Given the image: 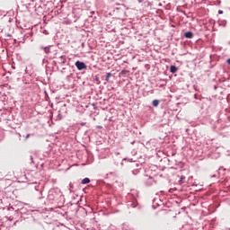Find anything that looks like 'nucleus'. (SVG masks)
Segmentation results:
<instances>
[{"mask_svg":"<svg viewBox=\"0 0 230 230\" xmlns=\"http://www.w3.org/2000/svg\"><path fill=\"white\" fill-rule=\"evenodd\" d=\"M75 67H77L78 71H84V69H87V65L82 61H76Z\"/></svg>","mask_w":230,"mask_h":230,"instance_id":"obj_1","label":"nucleus"},{"mask_svg":"<svg viewBox=\"0 0 230 230\" xmlns=\"http://www.w3.org/2000/svg\"><path fill=\"white\" fill-rule=\"evenodd\" d=\"M154 184H155V180L149 176L146 181V186H154Z\"/></svg>","mask_w":230,"mask_h":230,"instance_id":"obj_2","label":"nucleus"},{"mask_svg":"<svg viewBox=\"0 0 230 230\" xmlns=\"http://www.w3.org/2000/svg\"><path fill=\"white\" fill-rule=\"evenodd\" d=\"M35 190L39 195V199H40V197H42V186L40 185L35 186Z\"/></svg>","mask_w":230,"mask_h":230,"instance_id":"obj_3","label":"nucleus"},{"mask_svg":"<svg viewBox=\"0 0 230 230\" xmlns=\"http://www.w3.org/2000/svg\"><path fill=\"white\" fill-rule=\"evenodd\" d=\"M184 37H185L186 39H193V32H191V31H187V32L184 33Z\"/></svg>","mask_w":230,"mask_h":230,"instance_id":"obj_4","label":"nucleus"},{"mask_svg":"<svg viewBox=\"0 0 230 230\" xmlns=\"http://www.w3.org/2000/svg\"><path fill=\"white\" fill-rule=\"evenodd\" d=\"M60 64L62 65V66H64V64H66V62H67V59L66 58V56H60Z\"/></svg>","mask_w":230,"mask_h":230,"instance_id":"obj_5","label":"nucleus"},{"mask_svg":"<svg viewBox=\"0 0 230 230\" xmlns=\"http://www.w3.org/2000/svg\"><path fill=\"white\" fill-rule=\"evenodd\" d=\"M41 49H43V51L46 53V55H48L51 51L49 47H41Z\"/></svg>","mask_w":230,"mask_h":230,"instance_id":"obj_6","label":"nucleus"},{"mask_svg":"<svg viewBox=\"0 0 230 230\" xmlns=\"http://www.w3.org/2000/svg\"><path fill=\"white\" fill-rule=\"evenodd\" d=\"M89 182H91V179L84 178L82 180L81 184H89Z\"/></svg>","mask_w":230,"mask_h":230,"instance_id":"obj_7","label":"nucleus"},{"mask_svg":"<svg viewBox=\"0 0 230 230\" xmlns=\"http://www.w3.org/2000/svg\"><path fill=\"white\" fill-rule=\"evenodd\" d=\"M8 210L9 211H19V207H17V206H15V207H13V206H11V207H9L8 208Z\"/></svg>","mask_w":230,"mask_h":230,"instance_id":"obj_8","label":"nucleus"},{"mask_svg":"<svg viewBox=\"0 0 230 230\" xmlns=\"http://www.w3.org/2000/svg\"><path fill=\"white\" fill-rule=\"evenodd\" d=\"M177 70H178L177 66H171V67H170L171 73L175 74V72H176Z\"/></svg>","mask_w":230,"mask_h":230,"instance_id":"obj_9","label":"nucleus"},{"mask_svg":"<svg viewBox=\"0 0 230 230\" xmlns=\"http://www.w3.org/2000/svg\"><path fill=\"white\" fill-rule=\"evenodd\" d=\"M186 180V176H184V175H181V177H180V180H179V184H182L183 182H184V181Z\"/></svg>","mask_w":230,"mask_h":230,"instance_id":"obj_10","label":"nucleus"},{"mask_svg":"<svg viewBox=\"0 0 230 230\" xmlns=\"http://www.w3.org/2000/svg\"><path fill=\"white\" fill-rule=\"evenodd\" d=\"M159 106V100H154L153 101V107H158Z\"/></svg>","mask_w":230,"mask_h":230,"instance_id":"obj_11","label":"nucleus"},{"mask_svg":"<svg viewBox=\"0 0 230 230\" xmlns=\"http://www.w3.org/2000/svg\"><path fill=\"white\" fill-rule=\"evenodd\" d=\"M111 76H112V74L111 73H107V75H106V82H109Z\"/></svg>","mask_w":230,"mask_h":230,"instance_id":"obj_12","label":"nucleus"},{"mask_svg":"<svg viewBox=\"0 0 230 230\" xmlns=\"http://www.w3.org/2000/svg\"><path fill=\"white\" fill-rule=\"evenodd\" d=\"M132 208H137V206H139V203H137V202H133V203H131V205H130Z\"/></svg>","mask_w":230,"mask_h":230,"instance_id":"obj_13","label":"nucleus"},{"mask_svg":"<svg viewBox=\"0 0 230 230\" xmlns=\"http://www.w3.org/2000/svg\"><path fill=\"white\" fill-rule=\"evenodd\" d=\"M123 161H128L129 163H134V159L132 158H123Z\"/></svg>","mask_w":230,"mask_h":230,"instance_id":"obj_14","label":"nucleus"},{"mask_svg":"<svg viewBox=\"0 0 230 230\" xmlns=\"http://www.w3.org/2000/svg\"><path fill=\"white\" fill-rule=\"evenodd\" d=\"M132 173H133V175H137V173H139V169L133 170Z\"/></svg>","mask_w":230,"mask_h":230,"instance_id":"obj_15","label":"nucleus"},{"mask_svg":"<svg viewBox=\"0 0 230 230\" xmlns=\"http://www.w3.org/2000/svg\"><path fill=\"white\" fill-rule=\"evenodd\" d=\"M128 73V70H121L120 75H127Z\"/></svg>","mask_w":230,"mask_h":230,"instance_id":"obj_16","label":"nucleus"},{"mask_svg":"<svg viewBox=\"0 0 230 230\" xmlns=\"http://www.w3.org/2000/svg\"><path fill=\"white\" fill-rule=\"evenodd\" d=\"M156 206H160L159 203H157V202L153 203V205H152L153 209H155Z\"/></svg>","mask_w":230,"mask_h":230,"instance_id":"obj_17","label":"nucleus"},{"mask_svg":"<svg viewBox=\"0 0 230 230\" xmlns=\"http://www.w3.org/2000/svg\"><path fill=\"white\" fill-rule=\"evenodd\" d=\"M30 159H31V163L33 164L35 162L33 161V156H30Z\"/></svg>","mask_w":230,"mask_h":230,"instance_id":"obj_18","label":"nucleus"},{"mask_svg":"<svg viewBox=\"0 0 230 230\" xmlns=\"http://www.w3.org/2000/svg\"><path fill=\"white\" fill-rule=\"evenodd\" d=\"M80 125H81V127H85L86 123L85 122H81Z\"/></svg>","mask_w":230,"mask_h":230,"instance_id":"obj_19","label":"nucleus"},{"mask_svg":"<svg viewBox=\"0 0 230 230\" xmlns=\"http://www.w3.org/2000/svg\"><path fill=\"white\" fill-rule=\"evenodd\" d=\"M95 81H96V82H100V77L95 76Z\"/></svg>","mask_w":230,"mask_h":230,"instance_id":"obj_20","label":"nucleus"},{"mask_svg":"<svg viewBox=\"0 0 230 230\" xmlns=\"http://www.w3.org/2000/svg\"><path fill=\"white\" fill-rule=\"evenodd\" d=\"M30 136H31V134H27V136L25 137V140H27L30 137Z\"/></svg>","mask_w":230,"mask_h":230,"instance_id":"obj_21","label":"nucleus"},{"mask_svg":"<svg viewBox=\"0 0 230 230\" xmlns=\"http://www.w3.org/2000/svg\"><path fill=\"white\" fill-rule=\"evenodd\" d=\"M218 13H219V14H222V13H224V11L219 10V11H218Z\"/></svg>","mask_w":230,"mask_h":230,"instance_id":"obj_22","label":"nucleus"},{"mask_svg":"<svg viewBox=\"0 0 230 230\" xmlns=\"http://www.w3.org/2000/svg\"><path fill=\"white\" fill-rule=\"evenodd\" d=\"M25 73H26L27 75H30V72H28V68L25 69Z\"/></svg>","mask_w":230,"mask_h":230,"instance_id":"obj_23","label":"nucleus"},{"mask_svg":"<svg viewBox=\"0 0 230 230\" xmlns=\"http://www.w3.org/2000/svg\"><path fill=\"white\" fill-rule=\"evenodd\" d=\"M191 206H193V207H194V206H197V203H192V204L190 205V207H191Z\"/></svg>","mask_w":230,"mask_h":230,"instance_id":"obj_24","label":"nucleus"},{"mask_svg":"<svg viewBox=\"0 0 230 230\" xmlns=\"http://www.w3.org/2000/svg\"><path fill=\"white\" fill-rule=\"evenodd\" d=\"M138 1V3H143V1H145V0H137Z\"/></svg>","mask_w":230,"mask_h":230,"instance_id":"obj_25","label":"nucleus"},{"mask_svg":"<svg viewBox=\"0 0 230 230\" xmlns=\"http://www.w3.org/2000/svg\"><path fill=\"white\" fill-rule=\"evenodd\" d=\"M227 64H229V65H230V58H228V59H227Z\"/></svg>","mask_w":230,"mask_h":230,"instance_id":"obj_26","label":"nucleus"},{"mask_svg":"<svg viewBox=\"0 0 230 230\" xmlns=\"http://www.w3.org/2000/svg\"><path fill=\"white\" fill-rule=\"evenodd\" d=\"M69 187H70V189L73 188V184L70 183V184H69Z\"/></svg>","mask_w":230,"mask_h":230,"instance_id":"obj_27","label":"nucleus"},{"mask_svg":"<svg viewBox=\"0 0 230 230\" xmlns=\"http://www.w3.org/2000/svg\"><path fill=\"white\" fill-rule=\"evenodd\" d=\"M155 200H156V199L155 198L154 200H153V202H155Z\"/></svg>","mask_w":230,"mask_h":230,"instance_id":"obj_28","label":"nucleus"},{"mask_svg":"<svg viewBox=\"0 0 230 230\" xmlns=\"http://www.w3.org/2000/svg\"><path fill=\"white\" fill-rule=\"evenodd\" d=\"M160 202H163V199H159Z\"/></svg>","mask_w":230,"mask_h":230,"instance_id":"obj_29","label":"nucleus"},{"mask_svg":"<svg viewBox=\"0 0 230 230\" xmlns=\"http://www.w3.org/2000/svg\"><path fill=\"white\" fill-rule=\"evenodd\" d=\"M165 204H167V203H162V205H164V206H165Z\"/></svg>","mask_w":230,"mask_h":230,"instance_id":"obj_30","label":"nucleus"},{"mask_svg":"<svg viewBox=\"0 0 230 230\" xmlns=\"http://www.w3.org/2000/svg\"><path fill=\"white\" fill-rule=\"evenodd\" d=\"M50 209H51V211H53V210H54V208H50Z\"/></svg>","mask_w":230,"mask_h":230,"instance_id":"obj_31","label":"nucleus"},{"mask_svg":"<svg viewBox=\"0 0 230 230\" xmlns=\"http://www.w3.org/2000/svg\"><path fill=\"white\" fill-rule=\"evenodd\" d=\"M98 128H102V126H98Z\"/></svg>","mask_w":230,"mask_h":230,"instance_id":"obj_32","label":"nucleus"},{"mask_svg":"<svg viewBox=\"0 0 230 230\" xmlns=\"http://www.w3.org/2000/svg\"><path fill=\"white\" fill-rule=\"evenodd\" d=\"M57 208H60V207H56V209H57Z\"/></svg>","mask_w":230,"mask_h":230,"instance_id":"obj_33","label":"nucleus"},{"mask_svg":"<svg viewBox=\"0 0 230 230\" xmlns=\"http://www.w3.org/2000/svg\"><path fill=\"white\" fill-rule=\"evenodd\" d=\"M58 118H60V114L58 115Z\"/></svg>","mask_w":230,"mask_h":230,"instance_id":"obj_34","label":"nucleus"},{"mask_svg":"<svg viewBox=\"0 0 230 230\" xmlns=\"http://www.w3.org/2000/svg\"><path fill=\"white\" fill-rule=\"evenodd\" d=\"M228 44H230V41L228 42Z\"/></svg>","mask_w":230,"mask_h":230,"instance_id":"obj_35","label":"nucleus"}]
</instances>
